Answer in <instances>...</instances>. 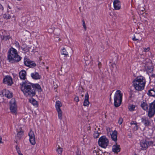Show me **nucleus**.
I'll return each instance as SVG.
<instances>
[{
  "label": "nucleus",
  "instance_id": "nucleus-1",
  "mask_svg": "<svg viewBox=\"0 0 155 155\" xmlns=\"http://www.w3.org/2000/svg\"><path fill=\"white\" fill-rule=\"evenodd\" d=\"M20 85L21 91L27 97L33 96L35 94V91L31 89L32 87L38 92H41L42 91L40 86L37 84L32 85L31 83L25 81L21 84Z\"/></svg>",
  "mask_w": 155,
  "mask_h": 155
},
{
  "label": "nucleus",
  "instance_id": "nucleus-2",
  "mask_svg": "<svg viewBox=\"0 0 155 155\" xmlns=\"http://www.w3.org/2000/svg\"><path fill=\"white\" fill-rule=\"evenodd\" d=\"M146 83L145 78L142 76H137L133 81L134 88L138 91H142L144 89Z\"/></svg>",
  "mask_w": 155,
  "mask_h": 155
},
{
  "label": "nucleus",
  "instance_id": "nucleus-3",
  "mask_svg": "<svg viewBox=\"0 0 155 155\" xmlns=\"http://www.w3.org/2000/svg\"><path fill=\"white\" fill-rule=\"evenodd\" d=\"M8 60L10 62L13 63L19 61L21 60V57L18 55L16 50L12 48L8 51Z\"/></svg>",
  "mask_w": 155,
  "mask_h": 155
},
{
  "label": "nucleus",
  "instance_id": "nucleus-4",
  "mask_svg": "<svg viewBox=\"0 0 155 155\" xmlns=\"http://www.w3.org/2000/svg\"><path fill=\"white\" fill-rule=\"evenodd\" d=\"M123 93L121 91L118 90L115 92L114 97V103L115 107H117L120 106L122 100Z\"/></svg>",
  "mask_w": 155,
  "mask_h": 155
},
{
  "label": "nucleus",
  "instance_id": "nucleus-5",
  "mask_svg": "<svg viewBox=\"0 0 155 155\" xmlns=\"http://www.w3.org/2000/svg\"><path fill=\"white\" fill-rule=\"evenodd\" d=\"M98 143L101 147L106 148L108 145L109 140L105 136H103L99 138Z\"/></svg>",
  "mask_w": 155,
  "mask_h": 155
},
{
  "label": "nucleus",
  "instance_id": "nucleus-6",
  "mask_svg": "<svg viewBox=\"0 0 155 155\" xmlns=\"http://www.w3.org/2000/svg\"><path fill=\"white\" fill-rule=\"evenodd\" d=\"M10 109L11 112L13 114H16L17 113V106L15 103V99L12 98L10 101Z\"/></svg>",
  "mask_w": 155,
  "mask_h": 155
},
{
  "label": "nucleus",
  "instance_id": "nucleus-7",
  "mask_svg": "<svg viewBox=\"0 0 155 155\" xmlns=\"http://www.w3.org/2000/svg\"><path fill=\"white\" fill-rule=\"evenodd\" d=\"M153 142L152 141H147L145 140H143L140 142V147L141 150H146L148 147V145L153 144Z\"/></svg>",
  "mask_w": 155,
  "mask_h": 155
},
{
  "label": "nucleus",
  "instance_id": "nucleus-8",
  "mask_svg": "<svg viewBox=\"0 0 155 155\" xmlns=\"http://www.w3.org/2000/svg\"><path fill=\"white\" fill-rule=\"evenodd\" d=\"M3 83L8 85H11L13 83L12 79L10 76H6L3 78Z\"/></svg>",
  "mask_w": 155,
  "mask_h": 155
},
{
  "label": "nucleus",
  "instance_id": "nucleus-9",
  "mask_svg": "<svg viewBox=\"0 0 155 155\" xmlns=\"http://www.w3.org/2000/svg\"><path fill=\"white\" fill-rule=\"evenodd\" d=\"M28 136L29 137V141L30 143L33 145L35 144L36 142L34 132L31 130L28 133Z\"/></svg>",
  "mask_w": 155,
  "mask_h": 155
},
{
  "label": "nucleus",
  "instance_id": "nucleus-10",
  "mask_svg": "<svg viewBox=\"0 0 155 155\" xmlns=\"http://www.w3.org/2000/svg\"><path fill=\"white\" fill-rule=\"evenodd\" d=\"M1 95L5 96L8 98H10L12 97V92L7 90H3L2 92V94H1Z\"/></svg>",
  "mask_w": 155,
  "mask_h": 155
},
{
  "label": "nucleus",
  "instance_id": "nucleus-11",
  "mask_svg": "<svg viewBox=\"0 0 155 155\" xmlns=\"http://www.w3.org/2000/svg\"><path fill=\"white\" fill-rule=\"evenodd\" d=\"M6 32L4 30L0 31V37L2 40H7L10 38V36L6 35Z\"/></svg>",
  "mask_w": 155,
  "mask_h": 155
},
{
  "label": "nucleus",
  "instance_id": "nucleus-12",
  "mask_svg": "<svg viewBox=\"0 0 155 155\" xmlns=\"http://www.w3.org/2000/svg\"><path fill=\"white\" fill-rule=\"evenodd\" d=\"M24 62L26 66L29 67H33L36 66V64L34 61L27 59H24Z\"/></svg>",
  "mask_w": 155,
  "mask_h": 155
},
{
  "label": "nucleus",
  "instance_id": "nucleus-13",
  "mask_svg": "<svg viewBox=\"0 0 155 155\" xmlns=\"http://www.w3.org/2000/svg\"><path fill=\"white\" fill-rule=\"evenodd\" d=\"M112 151L114 153H117L120 152V146L117 143L114 144L112 147Z\"/></svg>",
  "mask_w": 155,
  "mask_h": 155
},
{
  "label": "nucleus",
  "instance_id": "nucleus-14",
  "mask_svg": "<svg viewBox=\"0 0 155 155\" xmlns=\"http://www.w3.org/2000/svg\"><path fill=\"white\" fill-rule=\"evenodd\" d=\"M114 8L116 10H119L120 8L121 5L120 1L118 0H115L113 2Z\"/></svg>",
  "mask_w": 155,
  "mask_h": 155
},
{
  "label": "nucleus",
  "instance_id": "nucleus-15",
  "mask_svg": "<svg viewBox=\"0 0 155 155\" xmlns=\"http://www.w3.org/2000/svg\"><path fill=\"white\" fill-rule=\"evenodd\" d=\"M31 76L32 79L34 80L40 79L41 77L38 72H35L31 73Z\"/></svg>",
  "mask_w": 155,
  "mask_h": 155
},
{
  "label": "nucleus",
  "instance_id": "nucleus-16",
  "mask_svg": "<svg viewBox=\"0 0 155 155\" xmlns=\"http://www.w3.org/2000/svg\"><path fill=\"white\" fill-rule=\"evenodd\" d=\"M141 122L145 126L150 125L151 123L147 117H143L141 118Z\"/></svg>",
  "mask_w": 155,
  "mask_h": 155
},
{
  "label": "nucleus",
  "instance_id": "nucleus-17",
  "mask_svg": "<svg viewBox=\"0 0 155 155\" xmlns=\"http://www.w3.org/2000/svg\"><path fill=\"white\" fill-rule=\"evenodd\" d=\"M111 137L112 140L116 141L117 140V131L115 130L112 131L110 133Z\"/></svg>",
  "mask_w": 155,
  "mask_h": 155
},
{
  "label": "nucleus",
  "instance_id": "nucleus-18",
  "mask_svg": "<svg viewBox=\"0 0 155 155\" xmlns=\"http://www.w3.org/2000/svg\"><path fill=\"white\" fill-rule=\"evenodd\" d=\"M26 75V72L25 70H21L19 73V76L20 78L23 80H25Z\"/></svg>",
  "mask_w": 155,
  "mask_h": 155
},
{
  "label": "nucleus",
  "instance_id": "nucleus-19",
  "mask_svg": "<svg viewBox=\"0 0 155 155\" xmlns=\"http://www.w3.org/2000/svg\"><path fill=\"white\" fill-rule=\"evenodd\" d=\"M88 94L87 93L85 95V98L83 104L84 106H87L89 105V102L88 101Z\"/></svg>",
  "mask_w": 155,
  "mask_h": 155
},
{
  "label": "nucleus",
  "instance_id": "nucleus-20",
  "mask_svg": "<svg viewBox=\"0 0 155 155\" xmlns=\"http://www.w3.org/2000/svg\"><path fill=\"white\" fill-rule=\"evenodd\" d=\"M147 94L149 96H155V89L153 88L150 89L148 91Z\"/></svg>",
  "mask_w": 155,
  "mask_h": 155
},
{
  "label": "nucleus",
  "instance_id": "nucleus-21",
  "mask_svg": "<svg viewBox=\"0 0 155 155\" xmlns=\"http://www.w3.org/2000/svg\"><path fill=\"white\" fill-rule=\"evenodd\" d=\"M136 105H135L130 104L128 106V109L130 111H133L135 110Z\"/></svg>",
  "mask_w": 155,
  "mask_h": 155
},
{
  "label": "nucleus",
  "instance_id": "nucleus-22",
  "mask_svg": "<svg viewBox=\"0 0 155 155\" xmlns=\"http://www.w3.org/2000/svg\"><path fill=\"white\" fill-rule=\"evenodd\" d=\"M155 114V110L149 109L148 116L150 117H152Z\"/></svg>",
  "mask_w": 155,
  "mask_h": 155
},
{
  "label": "nucleus",
  "instance_id": "nucleus-23",
  "mask_svg": "<svg viewBox=\"0 0 155 155\" xmlns=\"http://www.w3.org/2000/svg\"><path fill=\"white\" fill-rule=\"evenodd\" d=\"M94 153H95L96 155H110V154L108 153L105 152L102 153L101 151H98L97 152L95 150L94 151Z\"/></svg>",
  "mask_w": 155,
  "mask_h": 155
},
{
  "label": "nucleus",
  "instance_id": "nucleus-24",
  "mask_svg": "<svg viewBox=\"0 0 155 155\" xmlns=\"http://www.w3.org/2000/svg\"><path fill=\"white\" fill-rule=\"evenodd\" d=\"M61 106L62 104L60 101H58L56 102L55 107L56 110H58V109H61L60 107Z\"/></svg>",
  "mask_w": 155,
  "mask_h": 155
},
{
  "label": "nucleus",
  "instance_id": "nucleus-25",
  "mask_svg": "<svg viewBox=\"0 0 155 155\" xmlns=\"http://www.w3.org/2000/svg\"><path fill=\"white\" fill-rule=\"evenodd\" d=\"M58 113V118L61 120L62 119V112L61 109L56 110Z\"/></svg>",
  "mask_w": 155,
  "mask_h": 155
},
{
  "label": "nucleus",
  "instance_id": "nucleus-26",
  "mask_svg": "<svg viewBox=\"0 0 155 155\" xmlns=\"http://www.w3.org/2000/svg\"><path fill=\"white\" fill-rule=\"evenodd\" d=\"M29 101L34 106H36L37 105V102L33 98L30 99L29 100Z\"/></svg>",
  "mask_w": 155,
  "mask_h": 155
},
{
  "label": "nucleus",
  "instance_id": "nucleus-27",
  "mask_svg": "<svg viewBox=\"0 0 155 155\" xmlns=\"http://www.w3.org/2000/svg\"><path fill=\"white\" fill-rule=\"evenodd\" d=\"M141 106L144 110H147L148 109V105L144 102H143L141 104Z\"/></svg>",
  "mask_w": 155,
  "mask_h": 155
},
{
  "label": "nucleus",
  "instance_id": "nucleus-28",
  "mask_svg": "<svg viewBox=\"0 0 155 155\" xmlns=\"http://www.w3.org/2000/svg\"><path fill=\"white\" fill-rule=\"evenodd\" d=\"M149 109L155 110V101L150 104Z\"/></svg>",
  "mask_w": 155,
  "mask_h": 155
},
{
  "label": "nucleus",
  "instance_id": "nucleus-29",
  "mask_svg": "<svg viewBox=\"0 0 155 155\" xmlns=\"http://www.w3.org/2000/svg\"><path fill=\"white\" fill-rule=\"evenodd\" d=\"M61 53L62 54H63L66 56L68 55V53L67 52L66 49L64 48H63L62 49Z\"/></svg>",
  "mask_w": 155,
  "mask_h": 155
},
{
  "label": "nucleus",
  "instance_id": "nucleus-30",
  "mask_svg": "<svg viewBox=\"0 0 155 155\" xmlns=\"http://www.w3.org/2000/svg\"><path fill=\"white\" fill-rule=\"evenodd\" d=\"M143 63L145 64V65H147L148 64L150 63V60L148 59H146L143 61Z\"/></svg>",
  "mask_w": 155,
  "mask_h": 155
},
{
  "label": "nucleus",
  "instance_id": "nucleus-31",
  "mask_svg": "<svg viewBox=\"0 0 155 155\" xmlns=\"http://www.w3.org/2000/svg\"><path fill=\"white\" fill-rule=\"evenodd\" d=\"M23 130H21L19 131L17 133V136L19 137V138H20L23 135Z\"/></svg>",
  "mask_w": 155,
  "mask_h": 155
},
{
  "label": "nucleus",
  "instance_id": "nucleus-32",
  "mask_svg": "<svg viewBox=\"0 0 155 155\" xmlns=\"http://www.w3.org/2000/svg\"><path fill=\"white\" fill-rule=\"evenodd\" d=\"M62 150H63L62 148H61L60 147H58L57 149V151L59 155H61L62 152Z\"/></svg>",
  "mask_w": 155,
  "mask_h": 155
},
{
  "label": "nucleus",
  "instance_id": "nucleus-33",
  "mask_svg": "<svg viewBox=\"0 0 155 155\" xmlns=\"http://www.w3.org/2000/svg\"><path fill=\"white\" fill-rule=\"evenodd\" d=\"M11 16L9 14H5L3 15V17L4 18H6L7 19H10L11 18Z\"/></svg>",
  "mask_w": 155,
  "mask_h": 155
},
{
  "label": "nucleus",
  "instance_id": "nucleus-34",
  "mask_svg": "<svg viewBox=\"0 0 155 155\" xmlns=\"http://www.w3.org/2000/svg\"><path fill=\"white\" fill-rule=\"evenodd\" d=\"M99 135V133L98 132L96 131L94 132V137L95 138H97L98 137Z\"/></svg>",
  "mask_w": 155,
  "mask_h": 155
},
{
  "label": "nucleus",
  "instance_id": "nucleus-35",
  "mask_svg": "<svg viewBox=\"0 0 155 155\" xmlns=\"http://www.w3.org/2000/svg\"><path fill=\"white\" fill-rule=\"evenodd\" d=\"M134 125V129L135 130H137L138 129V125H137V123Z\"/></svg>",
  "mask_w": 155,
  "mask_h": 155
},
{
  "label": "nucleus",
  "instance_id": "nucleus-36",
  "mask_svg": "<svg viewBox=\"0 0 155 155\" xmlns=\"http://www.w3.org/2000/svg\"><path fill=\"white\" fill-rule=\"evenodd\" d=\"M123 122V119L122 118H120L118 120V123L119 124H121Z\"/></svg>",
  "mask_w": 155,
  "mask_h": 155
},
{
  "label": "nucleus",
  "instance_id": "nucleus-37",
  "mask_svg": "<svg viewBox=\"0 0 155 155\" xmlns=\"http://www.w3.org/2000/svg\"><path fill=\"white\" fill-rule=\"evenodd\" d=\"M143 51L144 52H146L150 50L149 48H143Z\"/></svg>",
  "mask_w": 155,
  "mask_h": 155
},
{
  "label": "nucleus",
  "instance_id": "nucleus-38",
  "mask_svg": "<svg viewBox=\"0 0 155 155\" xmlns=\"http://www.w3.org/2000/svg\"><path fill=\"white\" fill-rule=\"evenodd\" d=\"M74 100L76 102H78L79 101V97H76L74 98Z\"/></svg>",
  "mask_w": 155,
  "mask_h": 155
},
{
  "label": "nucleus",
  "instance_id": "nucleus-39",
  "mask_svg": "<svg viewBox=\"0 0 155 155\" xmlns=\"http://www.w3.org/2000/svg\"><path fill=\"white\" fill-rule=\"evenodd\" d=\"M15 46L17 48H19V47H20L19 45V43L18 42H16L15 43Z\"/></svg>",
  "mask_w": 155,
  "mask_h": 155
},
{
  "label": "nucleus",
  "instance_id": "nucleus-40",
  "mask_svg": "<svg viewBox=\"0 0 155 155\" xmlns=\"http://www.w3.org/2000/svg\"><path fill=\"white\" fill-rule=\"evenodd\" d=\"M137 123L135 122V121H131V122H130V124L131 125H136V124H137Z\"/></svg>",
  "mask_w": 155,
  "mask_h": 155
},
{
  "label": "nucleus",
  "instance_id": "nucleus-41",
  "mask_svg": "<svg viewBox=\"0 0 155 155\" xmlns=\"http://www.w3.org/2000/svg\"><path fill=\"white\" fill-rule=\"evenodd\" d=\"M17 152L18 155H23L19 149L17 150Z\"/></svg>",
  "mask_w": 155,
  "mask_h": 155
},
{
  "label": "nucleus",
  "instance_id": "nucleus-42",
  "mask_svg": "<svg viewBox=\"0 0 155 155\" xmlns=\"http://www.w3.org/2000/svg\"><path fill=\"white\" fill-rule=\"evenodd\" d=\"M83 26L84 29L86 30V27L85 25V23L84 21L83 22Z\"/></svg>",
  "mask_w": 155,
  "mask_h": 155
},
{
  "label": "nucleus",
  "instance_id": "nucleus-43",
  "mask_svg": "<svg viewBox=\"0 0 155 155\" xmlns=\"http://www.w3.org/2000/svg\"><path fill=\"white\" fill-rule=\"evenodd\" d=\"M133 40L134 41H137L138 40L135 37L133 38Z\"/></svg>",
  "mask_w": 155,
  "mask_h": 155
},
{
  "label": "nucleus",
  "instance_id": "nucleus-44",
  "mask_svg": "<svg viewBox=\"0 0 155 155\" xmlns=\"http://www.w3.org/2000/svg\"><path fill=\"white\" fill-rule=\"evenodd\" d=\"M2 138L0 136V143H2Z\"/></svg>",
  "mask_w": 155,
  "mask_h": 155
},
{
  "label": "nucleus",
  "instance_id": "nucleus-45",
  "mask_svg": "<svg viewBox=\"0 0 155 155\" xmlns=\"http://www.w3.org/2000/svg\"><path fill=\"white\" fill-rule=\"evenodd\" d=\"M22 48L23 50H24V51H25L26 50H24V48H23V47H22Z\"/></svg>",
  "mask_w": 155,
  "mask_h": 155
},
{
  "label": "nucleus",
  "instance_id": "nucleus-46",
  "mask_svg": "<svg viewBox=\"0 0 155 155\" xmlns=\"http://www.w3.org/2000/svg\"><path fill=\"white\" fill-rule=\"evenodd\" d=\"M17 1H21L22 0H17Z\"/></svg>",
  "mask_w": 155,
  "mask_h": 155
},
{
  "label": "nucleus",
  "instance_id": "nucleus-47",
  "mask_svg": "<svg viewBox=\"0 0 155 155\" xmlns=\"http://www.w3.org/2000/svg\"><path fill=\"white\" fill-rule=\"evenodd\" d=\"M8 7L10 8H10L9 6H8Z\"/></svg>",
  "mask_w": 155,
  "mask_h": 155
},
{
  "label": "nucleus",
  "instance_id": "nucleus-48",
  "mask_svg": "<svg viewBox=\"0 0 155 155\" xmlns=\"http://www.w3.org/2000/svg\"><path fill=\"white\" fill-rule=\"evenodd\" d=\"M77 155H80L79 154H77Z\"/></svg>",
  "mask_w": 155,
  "mask_h": 155
},
{
  "label": "nucleus",
  "instance_id": "nucleus-49",
  "mask_svg": "<svg viewBox=\"0 0 155 155\" xmlns=\"http://www.w3.org/2000/svg\"><path fill=\"white\" fill-rule=\"evenodd\" d=\"M135 155H136V154H135Z\"/></svg>",
  "mask_w": 155,
  "mask_h": 155
}]
</instances>
